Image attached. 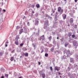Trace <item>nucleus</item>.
<instances>
[{"label":"nucleus","mask_w":78,"mask_h":78,"mask_svg":"<svg viewBox=\"0 0 78 78\" xmlns=\"http://www.w3.org/2000/svg\"><path fill=\"white\" fill-rule=\"evenodd\" d=\"M1 11H2V9L0 8V12Z\"/></svg>","instance_id":"58"},{"label":"nucleus","mask_w":78,"mask_h":78,"mask_svg":"<svg viewBox=\"0 0 78 78\" xmlns=\"http://www.w3.org/2000/svg\"><path fill=\"white\" fill-rule=\"evenodd\" d=\"M41 75H42V77L43 78H44L45 77V73H42Z\"/></svg>","instance_id":"16"},{"label":"nucleus","mask_w":78,"mask_h":78,"mask_svg":"<svg viewBox=\"0 0 78 78\" xmlns=\"http://www.w3.org/2000/svg\"><path fill=\"white\" fill-rule=\"evenodd\" d=\"M45 56L46 57H47V56H48V53H45Z\"/></svg>","instance_id":"32"},{"label":"nucleus","mask_w":78,"mask_h":78,"mask_svg":"<svg viewBox=\"0 0 78 78\" xmlns=\"http://www.w3.org/2000/svg\"><path fill=\"white\" fill-rule=\"evenodd\" d=\"M68 69L69 71H70V67H69V66L68 68Z\"/></svg>","instance_id":"36"},{"label":"nucleus","mask_w":78,"mask_h":78,"mask_svg":"<svg viewBox=\"0 0 78 78\" xmlns=\"http://www.w3.org/2000/svg\"><path fill=\"white\" fill-rule=\"evenodd\" d=\"M43 72L42 70V71H40L39 73H40V75H42V72Z\"/></svg>","instance_id":"27"},{"label":"nucleus","mask_w":78,"mask_h":78,"mask_svg":"<svg viewBox=\"0 0 78 78\" xmlns=\"http://www.w3.org/2000/svg\"><path fill=\"white\" fill-rule=\"evenodd\" d=\"M65 45L66 47H67V45H68V43H66L65 44Z\"/></svg>","instance_id":"25"},{"label":"nucleus","mask_w":78,"mask_h":78,"mask_svg":"<svg viewBox=\"0 0 78 78\" xmlns=\"http://www.w3.org/2000/svg\"><path fill=\"white\" fill-rule=\"evenodd\" d=\"M32 7L33 8H34V4L32 5Z\"/></svg>","instance_id":"43"},{"label":"nucleus","mask_w":78,"mask_h":78,"mask_svg":"<svg viewBox=\"0 0 78 78\" xmlns=\"http://www.w3.org/2000/svg\"><path fill=\"white\" fill-rule=\"evenodd\" d=\"M5 75L6 77H8V74H5Z\"/></svg>","instance_id":"44"},{"label":"nucleus","mask_w":78,"mask_h":78,"mask_svg":"<svg viewBox=\"0 0 78 78\" xmlns=\"http://www.w3.org/2000/svg\"><path fill=\"white\" fill-rule=\"evenodd\" d=\"M23 43L21 44H20V46H21V47H22V46H23Z\"/></svg>","instance_id":"41"},{"label":"nucleus","mask_w":78,"mask_h":78,"mask_svg":"<svg viewBox=\"0 0 78 78\" xmlns=\"http://www.w3.org/2000/svg\"><path fill=\"white\" fill-rule=\"evenodd\" d=\"M56 25H57V24L55 23L53 26V27H56Z\"/></svg>","instance_id":"28"},{"label":"nucleus","mask_w":78,"mask_h":78,"mask_svg":"<svg viewBox=\"0 0 78 78\" xmlns=\"http://www.w3.org/2000/svg\"><path fill=\"white\" fill-rule=\"evenodd\" d=\"M35 31H36V34H38L39 33V29H38V30H36Z\"/></svg>","instance_id":"10"},{"label":"nucleus","mask_w":78,"mask_h":78,"mask_svg":"<svg viewBox=\"0 0 78 78\" xmlns=\"http://www.w3.org/2000/svg\"><path fill=\"white\" fill-rule=\"evenodd\" d=\"M72 36V32H69L68 34V36L69 37H70V36Z\"/></svg>","instance_id":"21"},{"label":"nucleus","mask_w":78,"mask_h":78,"mask_svg":"<svg viewBox=\"0 0 78 78\" xmlns=\"http://www.w3.org/2000/svg\"><path fill=\"white\" fill-rule=\"evenodd\" d=\"M8 43H9V42L8 41L5 42V46L6 47H8Z\"/></svg>","instance_id":"19"},{"label":"nucleus","mask_w":78,"mask_h":78,"mask_svg":"<svg viewBox=\"0 0 78 78\" xmlns=\"http://www.w3.org/2000/svg\"><path fill=\"white\" fill-rule=\"evenodd\" d=\"M19 39V37L18 36L17 37V35L16 36V38H15V39L16 40H18Z\"/></svg>","instance_id":"26"},{"label":"nucleus","mask_w":78,"mask_h":78,"mask_svg":"<svg viewBox=\"0 0 78 78\" xmlns=\"http://www.w3.org/2000/svg\"><path fill=\"white\" fill-rule=\"evenodd\" d=\"M57 39H59V37H58L57 38Z\"/></svg>","instance_id":"59"},{"label":"nucleus","mask_w":78,"mask_h":78,"mask_svg":"<svg viewBox=\"0 0 78 78\" xmlns=\"http://www.w3.org/2000/svg\"><path fill=\"white\" fill-rule=\"evenodd\" d=\"M2 10H3V12H6V10H5V9H3Z\"/></svg>","instance_id":"53"},{"label":"nucleus","mask_w":78,"mask_h":78,"mask_svg":"<svg viewBox=\"0 0 78 78\" xmlns=\"http://www.w3.org/2000/svg\"><path fill=\"white\" fill-rule=\"evenodd\" d=\"M1 78H4V76H2V77H1Z\"/></svg>","instance_id":"55"},{"label":"nucleus","mask_w":78,"mask_h":78,"mask_svg":"<svg viewBox=\"0 0 78 78\" xmlns=\"http://www.w3.org/2000/svg\"><path fill=\"white\" fill-rule=\"evenodd\" d=\"M23 29H21V30L20 31L19 34H21V33H23Z\"/></svg>","instance_id":"18"},{"label":"nucleus","mask_w":78,"mask_h":78,"mask_svg":"<svg viewBox=\"0 0 78 78\" xmlns=\"http://www.w3.org/2000/svg\"><path fill=\"white\" fill-rule=\"evenodd\" d=\"M36 6L37 8H40V5L39 4H37L36 5Z\"/></svg>","instance_id":"20"},{"label":"nucleus","mask_w":78,"mask_h":78,"mask_svg":"<svg viewBox=\"0 0 78 78\" xmlns=\"http://www.w3.org/2000/svg\"><path fill=\"white\" fill-rule=\"evenodd\" d=\"M23 55H25V56H28V53H23Z\"/></svg>","instance_id":"13"},{"label":"nucleus","mask_w":78,"mask_h":78,"mask_svg":"<svg viewBox=\"0 0 78 78\" xmlns=\"http://www.w3.org/2000/svg\"><path fill=\"white\" fill-rule=\"evenodd\" d=\"M15 44L17 45H18V44H19V42H18V40L15 41Z\"/></svg>","instance_id":"15"},{"label":"nucleus","mask_w":78,"mask_h":78,"mask_svg":"<svg viewBox=\"0 0 78 78\" xmlns=\"http://www.w3.org/2000/svg\"><path fill=\"white\" fill-rule=\"evenodd\" d=\"M73 42V45L75 46H76L77 44V41H76V40H74Z\"/></svg>","instance_id":"6"},{"label":"nucleus","mask_w":78,"mask_h":78,"mask_svg":"<svg viewBox=\"0 0 78 78\" xmlns=\"http://www.w3.org/2000/svg\"><path fill=\"white\" fill-rule=\"evenodd\" d=\"M60 12H61L60 14H62V13L63 12V9H62L61 10Z\"/></svg>","instance_id":"30"},{"label":"nucleus","mask_w":78,"mask_h":78,"mask_svg":"<svg viewBox=\"0 0 78 78\" xmlns=\"http://www.w3.org/2000/svg\"><path fill=\"white\" fill-rule=\"evenodd\" d=\"M53 44H56V42H55V41H53Z\"/></svg>","instance_id":"45"},{"label":"nucleus","mask_w":78,"mask_h":78,"mask_svg":"<svg viewBox=\"0 0 78 78\" xmlns=\"http://www.w3.org/2000/svg\"><path fill=\"white\" fill-rule=\"evenodd\" d=\"M61 9H62L61 8V7H58V12H60V11H61Z\"/></svg>","instance_id":"17"},{"label":"nucleus","mask_w":78,"mask_h":78,"mask_svg":"<svg viewBox=\"0 0 78 78\" xmlns=\"http://www.w3.org/2000/svg\"><path fill=\"white\" fill-rule=\"evenodd\" d=\"M70 62L72 64H73L75 62V60L73 58L71 57L70 58Z\"/></svg>","instance_id":"3"},{"label":"nucleus","mask_w":78,"mask_h":78,"mask_svg":"<svg viewBox=\"0 0 78 78\" xmlns=\"http://www.w3.org/2000/svg\"><path fill=\"white\" fill-rule=\"evenodd\" d=\"M51 36H50L48 38V39L49 40V41H51Z\"/></svg>","instance_id":"29"},{"label":"nucleus","mask_w":78,"mask_h":78,"mask_svg":"<svg viewBox=\"0 0 78 78\" xmlns=\"http://www.w3.org/2000/svg\"><path fill=\"white\" fill-rule=\"evenodd\" d=\"M55 12V10H54L53 11V13H54V12Z\"/></svg>","instance_id":"60"},{"label":"nucleus","mask_w":78,"mask_h":78,"mask_svg":"<svg viewBox=\"0 0 78 78\" xmlns=\"http://www.w3.org/2000/svg\"><path fill=\"white\" fill-rule=\"evenodd\" d=\"M41 39L42 41H44V39H45V37L44 36V35H43L40 37V40L41 41Z\"/></svg>","instance_id":"4"},{"label":"nucleus","mask_w":78,"mask_h":78,"mask_svg":"<svg viewBox=\"0 0 78 78\" xmlns=\"http://www.w3.org/2000/svg\"><path fill=\"white\" fill-rule=\"evenodd\" d=\"M55 20L56 21L57 20V15H55Z\"/></svg>","instance_id":"24"},{"label":"nucleus","mask_w":78,"mask_h":78,"mask_svg":"<svg viewBox=\"0 0 78 78\" xmlns=\"http://www.w3.org/2000/svg\"><path fill=\"white\" fill-rule=\"evenodd\" d=\"M77 33H78V30H77Z\"/></svg>","instance_id":"64"},{"label":"nucleus","mask_w":78,"mask_h":78,"mask_svg":"<svg viewBox=\"0 0 78 78\" xmlns=\"http://www.w3.org/2000/svg\"><path fill=\"white\" fill-rule=\"evenodd\" d=\"M71 41V40H69V42H70L71 43H72V41Z\"/></svg>","instance_id":"52"},{"label":"nucleus","mask_w":78,"mask_h":78,"mask_svg":"<svg viewBox=\"0 0 78 78\" xmlns=\"http://www.w3.org/2000/svg\"><path fill=\"white\" fill-rule=\"evenodd\" d=\"M55 70H57V71H59L60 70V67H58L57 66H56L55 67Z\"/></svg>","instance_id":"5"},{"label":"nucleus","mask_w":78,"mask_h":78,"mask_svg":"<svg viewBox=\"0 0 78 78\" xmlns=\"http://www.w3.org/2000/svg\"><path fill=\"white\" fill-rule=\"evenodd\" d=\"M68 75L70 78H74V77L72 76V75L71 74H70V73L68 74Z\"/></svg>","instance_id":"8"},{"label":"nucleus","mask_w":78,"mask_h":78,"mask_svg":"<svg viewBox=\"0 0 78 78\" xmlns=\"http://www.w3.org/2000/svg\"><path fill=\"white\" fill-rule=\"evenodd\" d=\"M19 28H20V27L19 26H18L16 27V29H19Z\"/></svg>","instance_id":"42"},{"label":"nucleus","mask_w":78,"mask_h":78,"mask_svg":"<svg viewBox=\"0 0 78 78\" xmlns=\"http://www.w3.org/2000/svg\"><path fill=\"white\" fill-rule=\"evenodd\" d=\"M3 53L2 52H0V56H2V55H3Z\"/></svg>","instance_id":"40"},{"label":"nucleus","mask_w":78,"mask_h":78,"mask_svg":"<svg viewBox=\"0 0 78 78\" xmlns=\"http://www.w3.org/2000/svg\"><path fill=\"white\" fill-rule=\"evenodd\" d=\"M38 64H39V65H40V64H41V62H38Z\"/></svg>","instance_id":"57"},{"label":"nucleus","mask_w":78,"mask_h":78,"mask_svg":"<svg viewBox=\"0 0 78 78\" xmlns=\"http://www.w3.org/2000/svg\"><path fill=\"white\" fill-rule=\"evenodd\" d=\"M28 8H30V4H28Z\"/></svg>","instance_id":"46"},{"label":"nucleus","mask_w":78,"mask_h":78,"mask_svg":"<svg viewBox=\"0 0 78 78\" xmlns=\"http://www.w3.org/2000/svg\"><path fill=\"white\" fill-rule=\"evenodd\" d=\"M54 50V48H53V47L51 49V51H52V52H53V50Z\"/></svg>","instance_id":"22"},{"label":"nucleus","mask_w":78,"mask_h":78,"mask_svg":"<svg viewBox=\"0 0 78 78\" xmlns=\"http://www.w3.org/2000/svg\"><path fill=\"white\" fill-rule=\"evenodd\" d=\"M44 24H46V25H48V21H47V22H46V23Z\"/></svg>","instance_id":"33"},{"label":"nucleus","mask_w":78,"mask_h":78,"mask_svg":"<svg viewBox=\"0 0 78 78\" xmlns=\"http://www.w3.org/2000/svg\"><path fill=\"white\" fill-rule=\"evenodd\" d=\"M50 69L51 70V71H52V70H53V68H52V67L50 66Z\"/></svg>","instance_id":"34"},{"label":"nucleus","mask_w":78,"mask_h":78,"mask_svg":"<svg viewBox=\"0 0 78 78\" xmlns=\"http://www.w3.org/2000/svg\"><path fill=\"white\" fill-rule=\"evenodd\" d=\"M33 46L34 47H35L36 46V45H35V44H33Z\"/></svg>","instance_id":"47"},{"label":"nucleus","mask_w":78,"mask_h":78,"mask_svg":"<svg viewBox=\"0 0 78 78\" xmlns=\"http://www.w3.org/2000/svg\"><path fill=\"white\" fill-rule=\"evenodd\" d=\"M13 59H14V57H12L10 59L11 61H13Z\"/></svg>","instance_id":"31"},{"label":"nucleus","mask_w":78,"mask_h":78,"mask_svg":"<svg viewBox=\"0 0 78 78\" xmlns=\"http://www.w3.org/2000/svg\"><path fill=\"white\" fill-rule=\"evenodd\" d=\"M45 16H46L47 17H48L49 16V15H48L47 14H45Z\"/></svg>","instance_id":"37"},{"label":"nucleus","mask_w":78,"mask_h":78,"mask_svg":"<svg viewBox=\"0 0 78 78\" xmlns=\"http://www.w3.org/2000/svg\"><path fill=\"white\" fill-rule=\"evenodd\" d=\"M3 2H2V5H3Z\"/></svg>","instance_id":"62"},{"label":"nucleus","mask_w":78,"mask_h":78,"mask_svg":"<svg viewBox=\"0 0 78 78\" xmlns=\"http://www.w3.org/2000/svg\"><path fill=\"white\" fill-rule=\"evenodd\" d=\"M69 67L71 68V69H73V66L72 65V64L70 63L69 64Z\"/></svg>","instance_id":"11"},{"label":"nucleus","mask_w":78,"mask_h":78,"mask_svg":"<svg viewBox=\"0 0 78 78\" xmlns=\"http://www.w3.org/2000/svg\"><path fill=\"white\" fill-rule=\"evenodd\" d=\"M48 18H50L51 19H52V18L51 17V16H48Z\"/></svg>","instance_id":"49"},{"label":"nucleus","mask_w":78,"mask_h":78,"mask_svg":"<svg viewBox=\"0 0 78 78\" xmlns=\"http://www.w3.org/2000/svg\"><path fill=\"white\" fill-rule=\"evenodd\" d=\"M47 25H46V24H44V29H46V31L48 30V27H47Z\"/></svg>","instance_id":"7"},{"label":"nucleus","mask_w":78,"mask_h":78,"mask_svg":"<svg viewBox=\"0 0 78 78\" xmlns=\"http://www.w3.org/2000/svg\"><path fill=\"white\" fill-rule=\"evenodd\" d=\"M32 13H33V14H34V11H32Z\"/></svg>","instance_id":"54"},{"label":"nucleus","mask_w":78,"mask_h":78,"mask_svg":"<svg viewBox=\"0 0 78 78\" xmlns=\"http://www.w3.org/2000/svg\"><path fill=\"white\" fill-rule=\"evenodd\" d=\"M62 16L63 17V19H66V14H64L63 15H62Z\"/></svg>","instance_id":"14"},{"label":"nucleus","mask_w":78,"mask_h":78,"mask_svg":"<svg viewBox=\"0 0 78 78\" xmlns=\"http://www.w3.org/2000/svg\"><path fill=\"white\" fill-rule=\"evenodd\" d=\"M23 51H27V49L26 48H23Z\"/></svg>","instance_id":"23"},{"label":"nucleus","mask_w":78,"mask_h":78,"mask_svg":"<svg viewBox=\"0 0 78 78\" xmlns=\"http://www.w3.org/2000/svg\"><path fill=\"white\" fill-rule=\"evenodd\" d=\"M75 2H77V0H75Z\"/></svg>","instance_id":"56"},{"label":"nucleus","mask_w":78,"mask_h":78,"mask_svg":"<svg viewBox=\"0 0 78 78\" xmlns=\"http://www.w3.org/2000/svg\"><path fill=\"white\" fill-rule=\"evenodd\" d=\"M72 37H73V38H74V37H75V35H72Z\"/></svg>","instance_id":"35"},{"label":"nucleus","mask_w":78,"mask_h":78,"mask_svg":"<svg viewBox=\"0 0 78 78\" xmlns=\"http://www.w3.org/2000/svg\"><path fill=\"white\" fill-rule=\"evenodd\" d=\"M21 51V50H20V51H18V52H20Z\"/></svg>","instance_id":"61"},{"label":"nucleus","mask_w":78,"mask_h":78,"mask_svg":"<svg viewBox=\"0 0 78 78\" xmlns=\"http://www.w3.org/2000/svg\"><path fill=\"white\" fill-rule=\"evenodd\" d=\"M38 24H39V21L36 20L35 21V25H38Z\"/></svg>","instance_id":"9"},{"label":"nucleus","mask_w":78,"mask_h":78,"mask_svg":"<svg viewBox=\"0 0 78 78\" xmlns=\"http://www.w3.org/2000/svg\"><path fill=\"white\" fill-rule=\"evenodd\" d=\"M63 52H64V53H66V54L67 55V56H69V55H70V51L69 50L66 51V50H65L63 51Z\"/></svg>","instance_id":"1"},{"label":"nucleus","mask_w":78,"mask_h":78,"mask_svg":"<svg viewBox=\"0 0 78 78\" xmlns=\"http://www.w3.org/2000/svg\"><path fill=\"white\" fill-rule=\"evenodd\" d=\"M58 51L56 50L55 51H54L55 53H56V52H58Z\"/></svg>","instance_id":"50"},{"label":"nucleus","mask_w":78,"mask_h":78,"mask_svg":"<svg viewBox=\"0 0 78 78\" xmlns=\"http://www.w3.org/2000/svg\"><path fill=\"white\" fill-rule=\"evenodd\" d=\"M43 52H44V49H42L41 53H42Z\"/></svg>","instance_id":"48"},{"label":"nucleus","mask_w":78,"mask_h":78,"mask_svg":"<svg viewBox=\"0 0 78 78\" xmlns=\"http://www.w3.org/2000/svg\"><path fill=\"white\" fill-rule=\"evenodd\" d=\"M14 51H15V50H14L12 51H11V53H14Z\"/></svg>","instance_id":"38"},{"label":"nucleus","mask_w":78,"mask_h":78,"mask_svg":"<svg viewBox=\"0 0 78 78\" xmlns=\"http://www.w3.org/2000/svg\"><path fill=\"white\" fill-rule=\"evenodd\" d=\"M56 15H57V14H58V12H56Z\"/></svg>","instance_id":"63"},{"label":"nucleus","mask_w":78,"mask_h":78,"mask_svg":"<svg viewBox=\"0 0 78 78\" xmlns=\"http://www.w3.org/2000/svg\"><path fill=\"white\" fill-rule=\"evenodd\" d=\"M29 32H30V30H29V29H25L23 31V32L25 33L26 34H27V33H28Z\"/></svg>","instance_id":"2"},{"label":"nucleus","mask_w":78,"mask_h":78,"mask_svg":"<svg viewBox=\"0 0 78 78\" xmlns=\"http://www.w3.org/2000/svg\"><path fill=\"white\" fill-rule=\"evenodd\" d=\"M61 42H62L63 41V39L62 38L61 39H60Z\"/></svg>","instance_id":"51"},{"label":"nucleus","mask_w":78,"mask_h":78,"mask_svg":"<svg viewBox=\"0 0 78 78\" xmlns=\"http://www.w3.org/2000/svg\"><path fill=\"white\" fill-rule=\"evenodd\" d=\"M27 25L28 26H30V22H28L27 23Z\"/></svg>","instance_id":"39"},{"label":"nucleus","mask_w":78,"mask_h":78,"mask_svg":"<svg viewBox=\"0 0 78 78\" xmlns=\"http://www.w3.org/2000/svg\"><path fill=\"white\" fill-rule=\"evenodd\" d=\"M73 22V18H71L70 19V23L71 24Z\"/></svg>","instance_id":"12"}]
</instances>
